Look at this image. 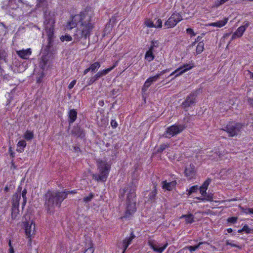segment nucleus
<instances>
[{
    "label": "nucleus",
    "instance_id": "nucleus-39",
    "mask_svg": "<svg viewBox=\"0 0 253 253\" xmlns=\"http://www.w3.org/2000/svg\"><path fill=\"white\" fill-rule=\"evenodd\" d=\"M157 194V190L156 189V187H155V189L153 190L149 194V200L154 201L155 199Z\"/></svg>",
    "mask_w": 253,
    "mask_h": 253
},
{
    "label": "nucleus",
    "instance_id": "nucleus-18",
    "mask_svg": "<svg viewBox=\"0 0 253 253\" xmlns=\"http://www.w3.org/2000/svg\"><path fill=\"white\" fill-rule=\"evenodd\" d=\"M228 20V18H224L222 20H219L216 22L211 23L209 25L211 26L220 28L224 26L227 23Z\"/></svg>",
    "mask_w": 253,
    "mask_h": 253
},
{
    "label": "nucleus",
    "instance_id": "nucleus-37",
    "mask_svg": "<svg viewBox=\"0 0 253 253\" xmlns=\"http://www.w3.org/2000/svg\"><path fill=\"white\" fill-rule=\"evenodd\" d=\"M94 249L93 247L92 244L90 243L89 245L87 247L86 249L85 250L84 253H93Z\"/></svg>",
    "mask_w": 253,
    "mask_h": 253
},
{
    "label": "nucleus",
    "instance_id": "nucleus-16",
    "mask_svg": "<svg viewBox=\"0 0 253 253\" xmlns=\"http://www.w3.org/2000/svg\"><path fill=\"white\" fill-rule=\"evenodd\" d=\"M18 56L22 59H27L31 54L32 51L30 48L27 49H22L16 51Z\"/></svg>",
    "mask_w": 253,
    "mask_h": 253
},
{
    "label": "nucleus",
    "instance_id": "nucleus-30",
    "mask_svg": "<svg viewBox=\"0 0 253 253\" xmlns=\"http://www.w3.org/2000/svg\"><path fill=\"white\" fill-rule=\"evenodd\" d=\"M226 245H229L231 246L232 247H235L239 250H241L242 249V246L238 244L234 243L233 242L230 241V240H226Z\"/></svg>",
    "mask_w": 253,
    "mask_h": 253
},
{
    "label": "nucleus",
    "instance_id": "nucleus-59",
    "mask_svg": "<svg viewBox=\"0 0 253 253\" xmlns=\"http://www.w3.org/2000/svg\"><path fill=\"white\" fill-rule=\"evenodd\" d=\"M63 192H66L68 194H75L76 193V191L75 190H72L71 191H64Z\"/></svg>",
    "mask_w": 253,
    "mask_h": 253
},
{
    "label": "nucleus",
    "instance_id": "nucleus-23",
    "mask_svg": "<svg viewBox=\"0 0 253 253\" xmlns=\"http://www.w3.org/2000/svg\"><path fill=\"white\" fill-rule=\"evenodd\" d=\"M26 146V142L25 140L19 141L17 144V151L21 153L24 151V148Z\"/></svg>",
    "mask_w": 253,
    "mask_h": 253
},
{
    "label": "nucleus",
    "instance_id": "nucleus-36",
    "mask_svg": "<svg viewBox=\"0 0 253 253\" xmlns=\"http://www.w3.org/2000/svg\"><path fill=\"white\" fill-rule=\"evenodd\" d=\"M60 40L62 42L67 41L69 42L72 41V38L68 34H66L65 36H62L60 37Z\"/></svg>",
    "mask_w": 253,
    "mask_h": 253
},
{
    "label": "nucleus",
    "instance_id": "nucleus-22",
    "mask_svg": "<svg viewBox=\"0 0 253 253\" xmlns=\"http://www.w3.org/2000/svg\"><path fill=\"white\" fill-rule=\"evenodd\" d=\"M185 218V222L187 223V224H191L192 223H193L194 220V215L191 214V213H190V214H183L182 215L180 218Z\"/></svg>",
    "mask_w": 253,
    "mask_h": 253
},
{
    "label": "nucleus",
    "instance_id": "nucleus-20",
    "mask_svg": "<svg viewBox=\"0 0 253 253\" xmlns=\"http://www.w3.org/2000/svg\"><path fill=\"white\" fill-rule=\"evenodd\" d=\"M162 187L164 189H166L169 191L171 190L175 186L176 182L172 181L167 183L166 181L162 182Z\"/></svg>",
    "mask_w": 253,
    "mask_h": 253
},
{
    "label": "nucleus",
    "instance_id": "nucleus-54",
    "mask_svg": "<svg viewBox=\"0 0 253 253\" xmlns=\"http://www.w3.org/2000/svg\"><path fill=\"white\" fill-rule=\"evenodd\" d=\"M5 52L3 50H0V61L4 59L5 57Z\"/></svg>",
    "mask_w": 253,
    "mask_h": 253
},
{
    "label": "nucleus",
    "instance_id": "nucleus-47",
    "mask_svg": "<svg viewBox=\"0 0 253 253\" xmlns=\"http://www.w3.org/2000/svg\"><path fill=\"white\" fill-rule=\"evenodd\" d=\"M237 220V217H231L227 219V221L230 223H235Z\"/></svg>",
    "mask_w": 253,
    "mask_h": 253
},
{
    "label": "nucleus",
    "instance_id": "nucleus-38",
    "mask_svg": "<svg viewBox=\"0 0 253 253\" xmlns=\"http://www.w3.org/2000/svg\"><path fill=\"white\" fill-rule=\"evenodd\" d=\"M198 189V186L197 185H194L192 186L189 190H187L188 195H190L193 193L196 192Z\"/></svg>",
    "mask_w": 253,
    "mask_h": 253
},
{
    "label": "nucleus",
    "instance_id": "nucleus-10",
    "mask_svg": "<svg viewBox=\"0 0 253 253\" xmlns=\"http://www.w3.org/2000/svg\"><path fill=\"white\" fill-rule=\"evenodd\" d=\"M25 227V232L27 238L31 240V238L35 234V225L33 221H30L23 223Z\"/></svg>",
    "mask_w": 253,
    "mask_h": 253
},
{
    "label": "nucleus",
    "instance_id": "nucleus-11",
    "mask_svg": "<svg viewBox=\"0 0 253 253\" xmlns=\"http://www.w3.org/2000/svg\"><path fill=\"white\" fill-rule=\"evenodd\" d=\"M249 25L250 23L249 22H246L244 23V25L239 27L233 34L231 38V40H234L236 38H239L241 37Z\"/></svg>",
    "mask_w": 253,
    "mask_h": 253
},
{
    "label": "nucleus",
    "instance_id": "nucleus-21",
    "mask_svg": "<svg viewBox=\"0 0 253 253\" xmlns=\"http://www.w3.org/2000/svg\"><path fill=\"white\" fill-rule=\"evenodd\" d=\"M69 124H72L77 119V112L74 109H72L69 112Z\"/></svg>",
    "mask_w": 253,
    "mask_h": 253
},
{
    "label": "nucleus",
    "instance_id": "nucleus-49",
    "mask_svg": "<svg viewBox=\"0 0 253 253\" xmlns=\"http://www.w3.org/2000/svg\"><path fill=\"white\" fill-rule=\"evenodd\" d=\"M186 32H187V33H188V34H190L191 35V37L195 36L196 35L195 33H194V32L193 31V29H192L191 28L187 29Z\"/></svg>",
    "mask_w": 253,
    "mask_h": 253
},
{
    "label": "nucleus",
    "instance_id": "nucleus-12",
    "mask_svg": "<svg viewBox=\"0 0 253 253\" xmlns=\"http://www.w3.org/2000/svg\"><path fill=\"white\" fill-rule=\"evenodd\" d=\"M196 94L191 93L188 95L184 101L182 103V106L184 108H188L194 104L196 102Z\"/></svg>",
    "mask_w": 253,
    "mask_h": 253
},
{
    "label": "nucleus",
    "instance_id": "nucleus-27",
    "mask_svg": "<svg viewBox=\"0 0 253 253\" xmlns=\"http://www.w3.org/2000/svg\"><path fill=\"white\" fill-rule=\"evenodd\" d=\"M24 138L27 140H31L34 138V133L32 131L27 130L24 134Z\"/></svg>",
    "mask_w": 253,
    "mask_h": 253
},
{
    "label": "nucleus",
    "instance_id": "nucleus-25",
    "mask_svg": "<svg viewBox=\"0 0 253 253\" xmlns=\"http://www.w3.org/2000/svg\"><path fill=\"white\" fill-rule=\"evenodd\" d=\"M100 63L99 62H96L91 64L89 68L90 71L93 72L97 71V70L100 67Z\"/></svg>",
    "mask_w": 253,
    "mask_h": 253
},
{
    "label": "nucleus",
    "instance_id": "nucleus-24",
    "mask_svg": "<svg viewBox=\"0 0 253 253\" xmlns=\"http://www.w3.org/2000/svg\"><path fill=\"white\" fill-rule=\"evenodd\" d=\"M153 51L151 49H149L145 54V58L149 62L152 61L155 58Z\"/></svg>",
    "mask_w": 253,
    "mask_h": 253
},
{
    "label": "nucleus",
    "instance_id": "nucleus-5",
    "mask_svg": "<svg viewBox=\"0 0 253 253\" xmlns=\"http://www.w3.org/2000/svg\"><path fill=\"white\" fill-rule=\"evenodd\" d=\"M126 211L122 218H129L136 211L135 194L133 190L129 191L126 200Z\"/></svg>",
    "mask_w": 253,
    "mask_h": 253
},
{
    "label": "nucleus",
    "instance_id": "nucleus-8",
    "mask_svg": "<svg viewBox=\"0 0 253 253\" xmlns=\"http://www.w3.org/2000/svg\"><path fill=\"white\" fill-rule=\"evenodd\" d=\"M182 20V16L178 12H175L166 21L164 26L167 28H171L175 27L176 24Z\"/></svg>",
    "mask_w": 253,
    "mask_h": 253
},
{
    "label": "nucleus",
    "instance_id": "nucleus-33",
    "mask_svg": "<svg viewBox=\"0 0 253 253\" xmlns=\"http://www.w3.org/2000/svg\"><path fill=\"white\" fill-rule=\"evenodd\" d=\"M204 43L203 42H200L196 47L197 54H200L204 49Z\"/></svg>",
    "mask_w": 253,
    "mask_h": 253
},
{
    "label": "nucleus",
    "instance_id": "nucleus-60",
    "mask_svg": "<svg viewBox=\"0 0 253 253\" xmlns=\"http://www.w3.org/2000/svg\"><path fill=\"white\" fill-rule=\"evenodd\" d=\"M248 101L249 104L253 106V99L249 98Z\"/></svg>",
    "mask_w": 253,
    "mask_h": 253
},
{
    "label": "nucleus",
    "instance_id": "nucleus-3",
    "mask_svg": "<svg viewBox=\"0 0 253 253\" xmlns=\"http://www.w3.org/2000/svg\"><path fill=\"white\" fill-rule=\"evenodd\" d=\"M68 193L62 191H48L45 195L44 206L47 212L53 213L56 207L60 208L62 201L66 198Z\"/></svg>",
    "mask_w": 253,
    "mask_h": 253
},
{
    "label": "nucleus",
    "instance_id": "nucleus-64",
    "mask_svg": "<svg viewBox=\"0 0 253 253\" xmlns=\"http://www.w3.org/2000/svg\"><path fill=\"white\" fill-rule=\"evenodd\" d=\"M232 229L231 228H228L227 229V231L228 233H231L232 232Z\"/></svg>",
    "mask_w": 253,
    "mask_h": 253
},
{
    "label": "nucleus",
    "instance_id": "nucleus-2",
    "mask_svg": "<svg viewBox=\"0 0 253 253\" xmlns=\"http://www.w3.org/2000/svg\"><path fill=\"white\" fill-rule=\"evenodd\" d=\"M47 2L46 0H37L36 7L42 8L44 11L43 25L48 37L47 47H50L52 45V42L54 38V26L55 23V14L53 12L46 9Z\"/></svg>",
    "mask_w": 253,
    "mask_h": 253
},
{
    "label": "nucleus",
    "instance_id": "nucleus-4",
    "mask_svg": "<svg viewBox=\"0 0 253 253\" xmlns=\"http://www.w3.org/2000/svg\"><path fill=\"white\" fill-rule=\"evenodd\" d=\"M98 174H93L92 178L97 181H106L109 174L110 167L105 161L98 160L97 162Z\"/></svg>",
    "mask_w": 253,
    "mask_h": 253
},
{
    "label": "nucleus",
    "instance_id": "nucleus-46",
    "mask_svg": "<svg viewBox=\"0 0 253 253\" xmlns=\"http://www.w3.org/2000/svg\"><path fill=\"white\" fill-rule=\"evenodd\" d=\"M129 190V187L128 186H126L123 189L120 190V194L122 197H123L127 191Z\"/></svg>",
    "mask_w": 253,
    "mask_h": 253
},
{
    "label": "nucleus",
    "instance_id": "nucleus-19",
    "mask_svg": "<svg viewBox=\"0 0 253 253\" xmlns=\"http://www.w3.org/2000/svg\"><path fill=\"white\" fill-rule=\"evenodd\" d=\"M20 198L21 195L20 194L15 193L13 195L12 199V207H19Z\"/></svg>",
    "mask_w": 253,
    "mask_h": 253
},
{
    "label": "nucleus",
    "instance_id": "nucleus-6",
    "mask_svg": "<svg viewBox=\"0 0 253 253\" xmlns=\"http://www.w3.org/2000/svg\"><path fill=\"white\" fill-rule=\"evenodd\" d=\"M243 126L241 123L232 122L229 123L223 130L228 133L229 136L233 137L239 134Z\"/></svg>",
    "mask_w": 253,
    "mask_h": 253
},
{
    "label": "nucleus",
    "instance_id": "nucleus-44",
    "mask_svg": "<svg viewBox=\"0 0 253 253\" xmlns=\"http://www.w3.org/2000/svg\"><path fill=\"white\" fill-rule=\"evenodd\" d=\"M47 63V61L44 59V58H42V59L40 63V66L42 69H44Z\"/></svg>",
    "mask_w": 253,
    "mask_h": 253
},
{
    "label": "nucleus",
    "instance_id": "nucleus-61",
    "mask_svg": "<svg viewBox=\"0 0 253 253\" xmlns=\"http://www.w3.org/2000/svg\"><path fill=\"white\" fill-rule=\"evenodd\" d=\"M9 253H14V249L13 247H11L10 249H9Z\"/></svg>",
    "mask_w": 253,
    "mask_h": 253
},
{
    "label": "nucleus",
    "instance_id": "nucleus-15",
    "mask_svg": "<svg viewBox=\"0 0 253 253\" xmlns=\"http://www.w3.org/2000/svg\"><path fill=\"white\" fill-rule=\"evenodd\" d=\"M135 238V235L131 232L129 237H126L123 241V247L124 249L123 253H124L128 246L131 243L132 241Z\"/></svg>",
    "mask_w": 253,
    "mask_h": 253
},
{
    "label": "nucleus",
    "instance_id": "nucleus-17",
    "mask_svg": "<svg viewBox=\"0 0 253 253\" xmlns=\"http://www.w3.org/2000/svg\"><path fill=\"white\" fill-rule=\"evenodd\" d=\"M158 78H157L156 75L153 77H151L147 79L144 83L142 90L144 89H146L147 88H148L153 82H156Z\"/></svg>",
    "mask_w": 253,
    "mask_h": 253
},
{
    "label": "nucleus",
    "instance_id": "nucleus-57",
    "mask_svg": "<svg viewBox=\"0 0 253 253\" xmlns=\"http://www.w3.org/2000/svg\"><path fill=\"white\" fill-rule=\"evenodd\" d=\"M155 43H156V42L152 41L151 43V46L149 48V49H151V50L153 51L154 47H155Z\"/></svg>",
    "mask_w": 253,
    "mask_h": 253
},
{
    "label": "nucleus",
    "instance_id": "nucleus-48",
    "mask_svg": "<svg viewBox=\"0 0 253 253\" xmlns=\"http://www.w3.org/2000/svg\"><path fill=\"white\" fill-rule=\"evenodd\" d=\"M242 230H243V231L246 232L247 233H250L251 232V229H250L249 226L247 225H244L242 229Z\"/></svg>",
    "mask_w": 253,
    "mask_h": 253
},
{
    "label": "nucleus",
    "instance_id": "nucleus-52",
    "mask_svg": "<svg viewBox=\"0 0 253 253\" xmlns=\"http://www.w3.org/2000/svg\"><path fill=\"white\" fill-rule=\"evenodd\" d=\"M76 80H73L70 83V84H69L68 85V88L69 89H72L74 86L75 85V84H76Z\"/></svg>",
    "mask_w": 253,
    "mask_h": 253
},
{
    "label": "nucleus",
    "instance_id": "nucleus-63",
    "mask_svg": "<svg viewBox=\"0 0 253 253\" xmlns=\"http://www.w3.org/2000/svg\"><path fill=\"white\" fill-rule=\"evenodd\" d=\"M8 245H9V246L10 248L11 247H12V245H11V242L10 240H9Z\"/></svg>",
    "mask_w": 253,
    "mask_h": 253
},
{
    "label": "nucleus",
    "instance_id": "nucleus-14",
    "mask_svg": "<svg viewBox=\"0 0 253 253\" xmlns=\"http://www.w3.org/2000/svg\"><path fill=\"white\" fill-rule=\"evenodd\" d=\"M185 175L189 179L192 178L195 175V166L191 164L189 167L186 168L185 169Z\"/></svg>",
    "mask_w": 253,
    "mask_h": 253
},
{
    "label": "nucleus",
    "instance_id": "nucleus-56",
    "mask_svg": "<svg viewBox=\"0 0 253 253\" xmlns=\"http://www.w3.org/2000/svg\"><path fill=\"white\" fill-rule=\"evenodd\" d=\"M206 191L207 189H204L200 187V192L202 195H205L207 194Z\"/></svg>",
    "mask_w": 253,
    "mask_h": 253
},
{
    "label": "nucleus",
    "instance_id": "nucleus-34",
    "mask_svg": "<svg viewBox=\"0 0 253 253\" xmlns=\"http://www.w3.org/2000/svg\"><path fill=\"white\" fill-rule=\"evenodd\" d=\"M94 194L90 193L88 196H85L83 198V202L85 203H88L92 200Z\"/></svg>",
    "mask_w": 253,
    "mask_h": 253
},
{
    "label": "nucleus",
    "instance_id": "nucleus-26",
    "mask_svg": "<svg viewBox=\"0 0 253 253\" xmlns=\"http://www.w3.org/2000/svg\"><path fill=\"white\" fill-rule=\"evenodd\" d=\"M11 217L12 219H15L19 214V207H12Z\"/></svg>",
    "mask_w": 253,
    "mask_h": 253
},
{
    "label": "nucleus",
    "instance_id": "nucleus-43",
    "mask_svg": "<svg viewBox=\"0 0 253 253\" xmlns=\"http://www.w3.org/2000/svg\"><path fill=\"white\" fill-rule=\"evenodd\" d=\"M154 25H155V28H161L162 26V21L160 19H158L156 20Z\"/></svg>",
    "mask_w": 253,
    "mask_h": 253
},
{
    "label": "nucleus",
    "instance_id": "nucleus-29",
    "mask_svg": "<svg viewBox=\"0 0 253 253\" xmlns=\"http://www.w3.org/2000/svg\"><path fill=\"white\" fill-rule=\"evenodd\" d=\"M26 194H27V190L26 189H24L21 194V196L23 198V202L22 203V208L23 209L26 204L27 202V197H26Z\"/></svg>",
    "mask_w": 253,
    "mask_h": 253
},
{
    "label": "nucleus",
    "instance_id": "nucleus-1",
    "mask_svg": "<svg viewBox=\"0 0 253 253\" xmlns=\"http://www.w3.org/2000/svg\"><path fill=\"white\" fill-rule=\"evenodd\" d=\"M93 14L91 11H84L72 17L65 26V30H71L76 27L73 37L74 40L79 41L81 39L89 37L94 28L92 21Z\"/></svg>",
    "mask_w": 253,
    "mask_h": 253
},
{
    "label": "nucleus",
    "instance_id": "nucleus-51",
    "mask_svg": "<svg viewBox=\"0 0 253 253\" xmlns=\"http://www.w3.org/2000/svg\"><path fill=\"white\" fill-rule=\"evenodd\" d=\"M111 125L113 128H116L118 126V124L115 120H112L111 122Z\"/></svg>",
    "mask_w": 253,
    "mask_h": 253
},
{
    "label": "nucleus",
    "instance_id": "nucleus-28",
    "mask_svg": "<svg viewBox=\"0 0 253 253\" xmlns=\"http://www.w3.org/2000/svg\"><path fill=\"white\" fill-rule=\"evenodd\" d=\"M72 133L76 136L83 137L84 134H83V130L80 128H75L72 131Z\"/></svg>",
    "mask_w": 253,
    "mask_h": 253
},
{
    "label": "nucleus",
    "instance_id": "nucleus-53",
    "mask_svg": "<svg viewBox=\"0 0 253 253\" xmlns=\"http://www.w3.org/2000/svg\"><path fill=\"white\" fill-rule=\"evenodd\" d=\"M94 76L95 78L96 79V80H97L99 78L102 77V75L100 71L98 72H97L95 75H94Z\"/></svg>",
    "mask_w": 253,
    "mask_h": 253
},
{
    "label": "nucleus",
    "instance_id": "nucleus-42",
    "mask_svg": "<svg viewBox=\"0 0 253 253\" xmlns=\"http://www.w3.org/2000/svg\"><path fill=\"white\" fill-rule=\"evenodd\" d=\"M145 24L146 26L149 28H155V25L154 23L150 20L147 19L145 22Z\"/></svg>",
    "mask_w": 253,
    "mask_h": 253
},
{
    "label": "nucleus",
    "instance_id": "nucleus-31",
    "mask_svg": "<svg viewBox=\"0 0 253 253\" xmlns=\"http://www.w3.org/2000/svg\"><path fill=\"white\" fill-rule=\"evenodd\" d=\"M206 243L205 242H200L198 245H196V246H187L186 247H185L183 249H187L188 250H189L191 252H192V251H195L196 250H197L201 245L202 244H205Z\"/></svg>",
    "mask_w": 253,
    "mask_h": 253
},
{
    "label": "nucleus",
    "instance_id": "nucleus-58",
    "mask_svg": "<svg viewBox=\"0 0 253 253\" xmlns=\"http://www.w3.org/2000/svg\"><path fill=\"white\" fill-rule=\"evenodd\" d=\"M90 71L89 68H87L84 71V75H86L88 72Z\"/></svg>",
    "mask_w": 253,
    "mask_h": 253
},
{
    "label": "nucleus",
    "instance_id": "nucleus-13",
    "mask_svg": "<svg viewBox=\"0 0 253 253\" xmlns=\"http://www.w3.org/2000/svg\"><path fill=\"white\" fill-rule=\"evenodd\" d=\"M193 66H191L189 64H185L182 67H179L175 70L174 72L171 73L169 76H171L174 74H175V77H176L188 70L192 69Z\"/></svg>",
    "mask_w": 253,
    "mask_h": 253
},
{
    "label": "nucleus",
    "instance_id": "nucleus-50",
    "mask_svg": "<svg viewBox=\"0 0 253 253\" xmlns=\"http://www.w3.org/2000/svg\"><path fill=\"white\" fill-rule=\"evenodd\" d=\"M169 147V145L168 144H162L161 145L160 147V149L159 150V152H161V151H163V150H164L166 148L168 147Z\"/></svg>",
    "mask_w": 253,
    "mask_h": 253
},
{
    "label": "nucleus",
    "instance_id": "nucleus-9",
    "mask_svg": "<svg viewBox=\"0 0 253 253\" xmlns=\"http://www.w3.org/2000/svg\"><path fill=\"white\" fill-rule=\"evenodd\" d=\"M148 244L150 248L157 253H162L168 245L167 243L164 244H160L154 240H149L148 241Z\"/></svg>",
    "mask_w": 253,
    "mask_h": 253
},
{
    "label": "nucleus",
    "instance_id": "nucleus-41",
    "mask_svg": "<svg viewBox=\"0 0 253 253\" xmlns=\"http://www.w3.org/2000/svg\"><path fill=\"white\" fill-rule=\"evenodd\" d=\"M96 81V79L95 78L94 76H92L88 79L87 81V84L86 86L87 85H90L92 84L93 83H94Z\"/></svg>",
    "mask_w": 253,
    "mask_h": 253
},
{
    "label": "nucleus",
    "instance_id": "nucleus-45",
    "mask_svg": "<svg viewBox=\"0 0 253 253\" xmlns=\"http://www.w3.org/2000/svg\"><path fill=\"white\" fill-rule=\"evenodd\" d=\"M169 71V69H166V70H163L162 71H161L160 72H159V73H158L157 75H156V76L157 77V78L158 79L160 76H161L162 75H164L166 73L168 72Z\"/></svg>",
    "mask_w": 253,
    "mask_h": 253
},
{
    "label": "nucleus",
    "instance_id": "nucleus-55",
    "mask_svg": "<svg viewBox=\"0 0 253 253\" xmlns=\"http://www.w3.org/2000/svg\"><path fill=\"white\" fill-rule=\"evenodd\" d=\"M196 199H198L199 200H201L202 201H212V198H211L210 199H206L205 198H200V197H196Z\"/></svg>",
    "mask_w": 253,
    "mask_h": 253
},
{
    "label": "nucleus",
    "instance_id": "nucleus-62",
    "mask_svg": "<svg viewBox=\"0 0 253 253\" xmlns=\"http://www.w3.org/2000/svg\"><path fill=\"white\" fill-rule=\"evenodd\" d=\"M201 38H202L199 37V36L198 37L197 39H196V42H199L201 40Z\"/></svg>",
    "mask_w": 253,
    "mask_h": 253
},
{
    "label": "nucleus",
    "instance_id": "nucleus-32",
    "mask_svg": "<svg viewBox=\"0 0 253 253\" xmlns=\"http://www.w3.org/2000/svg\"><path fill=\"white\" fill-rule=\"evenodd\" d=\"M117 63L116 62L113 65V66L112 67L108 68L106 69H104V70L100 71L102 76H105L108 73H109L111 70H112L117 66Z\"/></svg>",
    "mask_w": 253,
    "mask_h": 253
},
{
    "label": "nucleus",
    "instance_id": "nucleus-35",
    "mask_svg": "<svg viewBox=\"0 0 253 253\" xmlns=\"http://www.w3.org/2000/svg\"><path fill=\"white\" fill-rule=\"evenodd\" d=\"M242 211L246 214H253V208L245 209L240 207Z\"/></svg>",
    "mask_w": 253,
    "mask_h": 253
},
{
    "label": "nucleus",
    "instance_id": "nucleus-40",
    "mask_svg": "<svg viewBox=\"0 0 253 253\" xmlns=\"http://www.w3.org/2000/svg\"><path fill=\"white\" fill-rule=\"evenodd\" d=\"M211 182V179L210 178H208L204 182V183L202 185V186L200 187H201L202 189H207Z\"/></svg>",
    "mask_w": 253,
    "mask_h": 253
},
{
    "label": "nucleus",
    "instance_id": "nucleus-7",
    "mask_svg": "<svg viewBox=\"0 0 253 253\" xmlns=\"http://www.w3.org/2000/svg\"><path fill=\"white\" fill-rule=\"evenodd\" d=\"M185 127L183 125H172L167 128L163 136L167 138H170L183 131Z\"/></svg>",
    "mask_w": 253,
    "mask_h": 253
}]
</instances>
